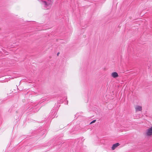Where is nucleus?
Returning a JSON list of instances; mask_svg holds the SVG:
<instances>
[{
    "label": "nucleus",
    "mask_w": 152,
    "mask_h": 152,
    "mask_svg": "<svg viewBox=\"0 0 152 152\" xmlns=\"http://www.w3.org/2000/svg\"><path fill=\"white\" fill-rule=\"evenodd\" d=\"M47 5L45 6V9L46 10L49 9L52 5L53 1L52 0H48V2L47 1Z\"/></svg>",
    "instance_id": "1"
},
{
    "label": "nucleus",
    "mask_w": 152,
    "mask_h": 152,
    "mask_svg": "<svg viewBox=\"0 0 152 152\" xmlns=\"http://www.w3.org/2000/svg\"><path fill=\"white\" fill-rule=\"evenodd\" d=\"M146 134L148 136H151L152 135V126L147 130Z\"/></svg>",
    "instance_id": "2"
},
{
    "label": "nucleus",
    "mask_w": 152,
    "mask_h": 152,
    "mask_svg": "<svg viewBox=\"0 0 152 152\" xmlns=\"http://www.w3.org/2000/svg\"><path fill=\"white\" fill-rule=\"evenodd\" d=\"M111 76L114 78H116L119 76L118 73L116 72H114L112 73Z\"/></svg>",
    "instance_id": "3"
},
{
    "label": "nucleus",
    "mask_w": 152,
    "mask_h": 152,
    "mask_svg": "<svg viewBox=\"0 0 152 152\" xmlns=\"http://www.w3.org/2000/svg\"><path fill=\"white\" fill-rule=\"evenodd\" d=\"M39 1L41 2L42 4L43 5L44 7L45 8V6L47 5V1L43 0H39Z\"/></svg>",
    "instance_id": "4"
},
{
    "label": "nucleus",
    "mask_w": 152,
    "mask_h": 152,
    "mask_svg": "<svg viewBox=\"0 0 152 152\" xmlns=\"http://www.w3.org/2000/svg\"><path fill=\"white\" fill-rule=\"evenodd\" d=\"M120 145V144L118 142V143H116L115 144H114L113 145L112 147V150H114L115 149V148L117 147H118V146L119 145Z\"/></svg>",
    "instance_id": "5"
},
{
    "label": "nucleus",
    "mask_w": 152,
    "mask_h": 152,
    "mask_svg": "<svg viewBox=\"0 0 152 152\" xmlns=\"http://www.w3.org/2000/svg\"><path fill=\"white\" fill-rule=\"evenodd\" d=\"M135 109L136 111H140L142 110V108L141 106L138 105L136 107Z\"/></svg>",
    "instance_id": "6"
},
{
    "label": "nucleus",
    "mask_w": 152,
    "mask_h": 152,
    "mask_svg": "<svg viewBox=\"0 0 152 152\" xmlns=\"http://www.w3.org/2000/svg\"><path fill=\"white\" fill-rule=\"evenodd\" d=\"M96 120H93V121H92L91 123H90V124H93V123H94L95 122H96Z\"/></svg>",
    "instance_id": "7"
},
{
    "label": "nucleus",
    "mask_w": 152,
    "mask_h": 152,
    "mask_svg": "<svg viewBox=\"0 0 152 152\" xmlns=\"http://www.w3.org/2000/svg\"><path fill=\"white\" fill-rule=\"evenodd\" d=\"M59 52H58V53H57V56H58V55H59Z\"/></svg>",
    "instance_id": "8"
}]
</instances>
